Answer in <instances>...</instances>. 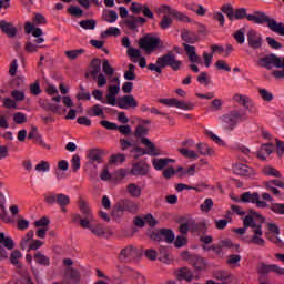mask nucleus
<instances>
[{
  "label": "nucleus",
  "instance_id": "nucleus-1",
  "mask_svg": "<svg viewBox=\"0 0 284 284\" xmlns=\"http://www.w3.org/2000/svg\"><path fill=\"white\" fill-rule=\"evenodd\" d=\"M263 223H265V217H263V215H261L258 212L251 210L243 220L244 227L235 229L234 233L243 236V234L247 232V227H252L253 235L251 237H244V242L253 243V245L264 247L265 241L263 240V237H261L263 236Z\"/></svg>",
  "mask_w": 284,
  "mask_h": 284
},
{
  "label": "nucleus",
  "instance_id": "nucleus-2",
  "mask_svg": "<svg viewBox=\"0 0 284 284\" xmlns=\"http://www.w3.org/2000/svg\"><path fill=\"white\" fill-rule=\"evenodd\" d=\"M80 212L81 214L72 215V223H79L84 230H90L94 236H104L105 229L101 223L94 220V214H92V210L84 202L80 203Z\"/></svg>",
  "mask_w": 284,
  "mask_h": 284
},
{
  "label": "nucleus",
  "instance_id": "nucleus-3",
  "mask_svg": "<svg viewBox=\"0 0 284 284\" xmlns=\"http://www.w3.org/2000/svg\"><path fill=\"white\" fill-rule=\"evenodd\" d=\"M182 65H183V62L181 60H176V54H174V52L172 51H168L165 54L156 59L155 64L150 63L148 65V70H150L151 72H156L158 74H161L163 72V69L171 68L173 72H179Z\"/></svg>",
  "mask_w": 284,
  "mask_h": 284
},
{
  "label": "nucleus",
  "instance_id": "nucleus-4",
  "mask_svg": "<svg viewBox=\"0 0 284 284\" xmlns=\"http://www.w3.org/2000/svg\"><path fill=\"white\" fill-rule=\"evenodd\" d=\"M222 123L224 128L232 132L241 121H245V111L243 110H232L229 113L222 115Z\"/></svg>",
  "mask_w": 284,
  "mask_h": 284
},
{
  "label": "nucleus",
  "instance_id": "nucleus-5",
  "mask_svg": "<svg viewBox=\"0 0 284 284\" xmlns=\"http://www.w3.org/2000/svg\"><path fill=\"white\" fill-rule=\"evenodd\" d=\"M257 65L260 68H265L266 70H272V65H274V68H282L284 70V57L278 58V55L275 53H270L263 58H260L257 60Z\"/></svg>",
  "mask_w": 284,
  "mask_h": 284
},
{
  "label": "nucleus",
  "instance_id": "nucleus-6",
  "mask_svg": "<svg viewBox=\"0 0 284 284\" xmlns=\"http://www.w3.org/2000/svg\"><path fill=\"white\" fill-rule=\"evenodd\" d=\"M139 47L141 50H145L148 54H150L158 48H161V38L146 34L140 39Z\"/></svg>",
  "mask_w": 284,
  "mask_h": 284
},
{
  "label": "nucleus",
  "instance_id": "nucleus-7",
  "mask_svg": "<svg viewBox=\"0 0 284 284\" xmlns=\"http://www.w3.org/2000/svg\"><path fill=\"white\" fill-rule=\"evenodd\" d=\"M139 248L128 245L122 248L118 255L120 263H132L135 258H139Z\"/></svg>",
  "mask_w": 284,
  "mask_h": 284
},
{
  "label": "nucleus",
  "instance_id": "nucleus-8",
  "mask_svg": "<svg viewBox=\"0 0 284 284\" xmlns=\"http://www.w3.org/2000/svg\"><path fill=\"white\" fill-rule=\"evenodd\" d=\"M44 201L49 203V205L57 203L60 207L70 205V196L63 193H47L44 194Z\"/></svg>",
  "mask_w": 284,
  "mask_h": 284
},
{
  "label": "nucleus",
  "instance_id": "nucleus-9",
  "mask_svg": "<svg viewBox=\"0 0 284 284\" xmlns=\"http://www.w3.org/2000/svg\"><path fill=\"white\" fill-rule=\"evenodd\" d=\"M246 41L251 50H261L263 48V36L254 29L247 31Z\"/></svg>",
  "mask_w": 284,
  "mask_h": 284
},
{
  "label": "nucleus",
  "instance_id": "nucleus-10",
  "mask_svg": "<svg viewBox=\"0 0 284 284\" xmlns=\"http://www.w3.org/2000/svg\"><path fill=\"white\" fill-rule=\"evenodd\" d=\"M241 203H253L256 207L265 209L267 207V202L261 201V195L256 192H244L241 194Z\"/></svg>",
  "mask_w": 284,
  "mask_h": 284
},
{
  "label": "nucleus",
  "instance_id": "nucleus-11",
  "mask_svg": "<svg viewBox=\"0 0 284 284\" xmlns=\"http://www.w3.org/2000/svg\"><path fill=\"white\" fill-rule=\"evenodd\" d=\"M141 143L145 145L148 149L146 151L143 150L141 146H135L133 149V152H136L138 154H148L149 156H159V151H156V145L150 141L148 138H142Z\"/></svg>",
  "mask_w": 284,
  "mask_h": 284
},
{
  "label": "nucleus",
  "instance_id": "nucleus-12",
  "mask_svg": "<svg viewBox=\"0 0 284 284\" xmlns=\"http://www.w3.org/2000/svg\"><path fill=\"white\" fill-rule=\"evenodd\" d=\"M151 239L153 241H166V243H173L175 235H174V231L170 230V229H160L154 231L151 234Z\"/></svg>",
  "mask_w": 284,
  "mask_h": 284
},
{
  "label": "nucleus",
  "instance_id": "nucleus-13",
  "mask_svg": "<svg viewBox=\"0 0 284 284\" xmlns=\"http://www.w3.org/2000/svg\"><path fill=\"white\" fill-rule=\"evenodd\" d=\"M158 12H162V14H169L170 17H174L178 21H182L183 23H190V18L182 12H179L176 9H172V7L168 4H163L158 9Z\"/></svg>",
  "mask_w": 284,
  "mask_h": 284
},
{
  "label": "nucleus",
  "instance_id": "nucleus-14",
  "mask_svg": "<svg viewBox=\"0 0 284 284\" xmlns=\"http://www.w3.org/2000/svg\"><path fill=\"white\" fill-rule=\"evenodd\" d=\"M160 103L169 108H179L180 110H194V104L179 101L176 98L160 99Z\"/></svg>",
  "mask_w": 284,
  "mask_h": 284
},
{
  "label": "nucleus",
  "instance_id": "nucleus-15",
  "mask_svg": "<svg viewBox=\"0 0 284 284\" xmlns=\"http://www.w3.org/2000/svg\"><path fill=\"white\" fill-rule=\"evenodd\" d=\"M115 105L120 108V110H130L134 108H139V102L134 99V95L126 94L118 99Z\"/></svg>",
  "mask_w": 284,
  "mask_h": 284
},
{
  "label": "nucleus",
  "instance_id": "nucleus-16",
  "mask_svg": "<svg viewBox=\"0 0 284 284\" xmlns=\"http://www.w3.org/2000/svg\"><path fill=\"white\" fill-rule=\"evenodd\" d=\"M186 261L192 265L197 272L205 270V260L199 255L190 254L189 252L184 253Z\"/></svg>",
  "mask_w": 284,
  "mask_h": 284
},
{
  "label": "nucleus",
  "instance_id": "nucleus-17",
  "mask_svg": "<svg viewBox=\"0 0 284 284\" xmlns=\"http://www.w3.org/2000/svg\"><path fill=\"white\" fill-rule=\"evenodd\" d=\"M121 92V83L109 85L106 93V102L102 101V103H106L108 105H116V95Z\"/></svg>",
  "mask_w": 284,
  "mask_h": 284
},
{
  "label": "nucleus",
  "instance_id": "nucleus-18",
  "mask_svg": "<svg viewBox=\"0 0 284 284\" xmlns=\"http://www.w3.org/2000/svg\"><path fill=\"white\" fill-rule=\"evenodd\" d=\"M146 22L148 20L145 18L135 16H129L124 21L126 28L133 32H136V30H139V26H144Z\"/></svg>",
  "mask_w": 284,
  "mask_h": 284
},
{
  "label": "nucleus",
  "instance_id": "nucleus-19",
  "mask_svg": "<svg viewBox=\"0 0 284 284\" xmlns=\"http://www.w3.org/2000/svg\"><path fill=\"white\" fill-rule=\"evenodd\" d=\"M178 281H186V283H192V281L195 278L194 272L190 270L189 267H181L176 273Z\"/></svg>",
  "mask_w": 284,
  "mask_h": 284
},
{
  "label": "nucleus",
  "instance_id": "nucleus-20",
  "mask_svg": "<svg viewBox=\"0 0 284 284\" xmlns=\"http://www.w3.org/2000/svg\"><path fill=\"white\" fill-rule=\"evenodd\" d=\"M183 48L191 63H201V57L196 54V47L183 43Z\"/></svg>",
  "mask_w": 284,
  "mask_h": 284
},
{
  "label": "nucleus",
  "instance_id": "nucleus-21",
  "mask_svg": "<svg viewBox=\"0 0 284 284\" xmlns=\"http://www.w3.org/2000/svg\"><path fill=\"white\" fill-rule=\"evenodd\" d=\"M149 170L150 168L148 164H145V162H136L132 166L131 174L133 176H145Z\"/></svg>",
  "mask_w": 284,
  "mask_h": 284
},
{
  "label": "nucleus",
  "instance_id": "nucleus-22",
  "mask_svg": "<svg viewBox=\"0 0 284 284\" xmlns=\"http://www.w3.org/2000/svg\"><path fill=\"white\" fill-rule=\"evenodd\" d=\"M0 30L10 39H14V37H17V29L12 23L6 22V20L0 21Z\"/></svg>",
  "mask_w": 284,
  "mask_h": 284
},
{
  "label": "nucleus",
  "instance_id": "nucleus-23",
  "mask_svg": "<svg viewBox=\"0 0 284 284\" xmlns=\"http://www.w3.org/2000/svg\"><path fill=\"white\" fill-rule=\"evenodd\" d=\"M272 152H274V146L268 143V144H262L260 151L255 152L254 154H256L260 161H266L267 156H270Z\"/></svg>",
  "mask_w": 284,
  "mask_h": 284
},
{
  "label": "nucleus",
  "instance_id": "nucleus-24",
  "mask_svg": "<svg viewBox=\"0 0 284 284\" xmlns=\"http://www.w3.org/2000/svg\"><path fill=\"white\" fill-rule=\"evenodd\" d=\"M153 163V168L158 171H161L165 168H168V165H170V163H175L174 159H169V158H154L152 160Z\"/></svg>",
  "mask_w": 284,
  "mask_h": 284
},
{
  "label": "nucleus",
  "instance_id": "nucleus-25",
  "mask_svg": "<svg viewBox=\"0 0 284 284\" xmlns=\"http://www.w3.org/2000/svg\"><path fill=\"white\" fill-rule=\"evenodd\" d=\"M139 210V205L134 203L133 201L125 200L118 206V212H131L134 213Z\"/></svg>",
  "mask_w": 284,
  "mask_h": 284
},
{
  "label": "nucleus",
  "instance_id": "nucleus-26",
  "mask_svg": "<svg viewBox=\"0 0 284 284\" xmlns=\"http://www.w3.org/2000/svg\"><path fill=\"white\" fill-rule=\"evenodd\" d=\"M182 40H184V43H196L199 41V36L194 31H190L187 29H183L181 33Z\"/></svg>",
  "mask_w": 284,
  "mask_h": 284
},
{
  "label": "nucleus",
  "instance_id": "nucleus-27",
  "mask_svg": "<svg viewBox=\"0 0 284 284\" xmlns=\"http://www.w3.org/2000/svg\"><path fill=\"white\" fill-rule=\"evenodd\" d=\"M214 278L216 281H222V283H215V284H230L232 283V274L227 271H217L214 273Z\"/></svg>",
  "mask_w": 284,
  "mask_h": 284
},
{
  "label": "nucleus",
  "instance_id": "nucleus-28",
  "mask_svg": "<svg viewBox=\"0 0 284 284\" xmlns=\"http://www.w3.org/2000/svg\"><path fill=\"white\" fill-rule=\"evenodd\" d=\"M190 227L193 234H205V232H207V226L204 224V222L191 220Z\"/></svg>",
  "mask_w": 284,
  "mask_h": 284
},
{
  "label": "nucleus",
  "instance_id": "nucleus-29",
  "mask_svg": "<svg viewBox=\"0 0 284 284\" xmlns=\"http://www.w3.org/2000/svg\"><path fill=\"white\" fill-rule=\"evenodd\" d=\"M90 74L93 79H97L101 74V59L94 58L90 63Z\"/></svg>",
  "mask_w": 284,
  "mask_h": 284
},
{
  "label": "nucleus",
  "instance_id": "nucleus-30",
  "mask_svg": "<svg viewBox=\"0 0 284 284\" xmlns=\"http://www.w3.org/2000/svg\"><path fill=\"white\" fill-rule=\"evenodd\" d=\"M267 28L272 30V32H276V34H280L281 37H284V26L281 22H277L274 19H271L268 21Z\"/></svg>",
  "mask_w": 284,
  "mask_h": 284
},
{
  "label": "nucleus",
  "instance_id": "nucleus-31",
  "mask_svg": "<svg viewBox=\"0 0 284 284\" xmlns=\"http://www.w3.org/2000/svg\"><path fill=\"white\" fill-rule=\"evenodd\" d=\"M0 245L4 250H14V240L12 237H6V233H0Z\"/></svg>",
  "mask_w": 284,
  "mask_h": 284
},
{
  "label": "nucleus",
  "instance_id": "nucleus-32",
  "mask_svg": "<svg viewBox=\"0 0 284 284\" xmlns=\"http://www.w3.org/2000/svg\"><path fill=\"white\" fill-rule=\"evenodd\" d=\"M33 258L36 263H38V265H42L43 267H50V257L45 256L43 253L37 252Z\"/></svg>",
  "mask_w": 284,
  "mask_h": 284
},
{
  "label": "nucleus",
  "instance_id": "nucleus-33",
  "mask_svg": "<svg viewBox=\"0 0 284 284\" xmlns=\"http://www.w3.org/2000/svg\"><path fill=\"white\" fill-rule=\"evenodd\" d=\"M102 18L106 23H116V19H119V13L114 10L103 11Z\"/></svg>",
  "mask_w": 284,
  "mask_h": 284
},
{
  "label": "nucleus",
  "instance_id": "nucleus-34",
  "mask_svg": "<svg viewBox=\"0 0 284 284\" xmlns=\"http://www.w3.org/2000/svg\"><path fill=\"white\" fill-rule=\"evenodd\" d=\"M89 159H90V161H93L94 163H101V161L103 159V151H101L99 149H92L89 152Z\"/></svg>",
  "mask_w": 284,
  "mask_h": 284
},
{
  "label": "nucleus",
  "instance_id": "nucleus-35",
  "mask_svg": "<svg viewBox=\"0 0 284 284\" xmlns=\"http://www.w3.org/2000/svg\"><path fill=\"white\" fill-rule=\"evenodd\" d=\"M32 239H34V231H29L20 242L21 250H28L30 247L29 243L32 241Z\"/></svg>",
  "mask_w": 284,
  "mask_h": 284
},
{
  "label": "nucleus",
  "instance_id": "nucleus-36",
  "mask_svg": "<svg viewBox=\"0 0 284 284\" xmlns=\"http://www.w3.org/2000/svg\"><path fill=\"white\" fill-rule=\"evenodd\" d=\"M196 148L197 152H200L202 156H212V154H214V150L210 148L207 144L199 143Z\"/></svg>",
  "mask_w": 284,
  "mask_h": 284
},
{
  "label": "nucleus",
  "instance_id": "nucleus-37",
  "mask_svg": "<svg viewBox=\"0 0 284 284\" xmlns=\"http://www.w3.org/2000/svg\"><path fill=\"white\" fill-rule=\"evenodd\" d=\"M235 174H240V176H247L250 172H252V169L245 164H236L234 168Z\"/></svg>",
  "mask_w": 284,
  "mask_h": 284
},
{
  "label": "nucleus",
  "instance_id": "nucleus-38",
  "mask_svg": "<svg viewBox=\"0 0 284 284\" xmlns=\"http://www.w3.org/2000/svg\"><path fill=\"white\" fill-rule=\"evenodd\" d=\"M173 21L174 20L172 19V17H170V14H165L162 17V20L160 21L159 26L161 30H169V28H172Z\"/></svg>",
  "mask_w": 284,
  "mask_h": 284
},
{
  "label": "nucleus",
  "instance_id": "nucleus-39",
  "mask_svg": "<svg viewBox=\"0 0 284 284\" xmlns=\"http://www.w3.org/2000/svg\"><path fill=\"white\" fill-rule=\"evenodd\" d=\"M191 225H192V220H186V221H185V219H182V220H181L180 227H179L181 234L185 235V234H187L189 232H192Z\"/></svg>",
  "mask_w": 284,
  "mask_h": 284
},
{
  "label": "nucleus",
  "instance_id": "nucleus-40",
  "mask_svg": "<svg viewBox=\"0 0 284 284\" xmlns=\"http://www.w3.org/2000/svg\"><path fill=\"white\" fill-rule=\"evenodd\" d=\"M126 191L131 196H134L135 199H139L141 196V186L136 185L135 183H130L126 186Z\"/></svg>",
  "mask_w": 284,
  "mask_h": 284
},
{
  "label": "nucleus",
  "instance_id": "nucleus-41",
  "mask_svg": "<svg viewBox=\"0 0 284 284\" xmlns=\"http://www.w3.org/2000/svg\"><path fill=\"white\" fill-rule=\"evenodd\" d=\"M271 21H272V19L270 17H267V14H265L263 12L255 13V23H257L258 26H263V23H267V26H268Z\"/></svg>",
  "mask_w": 284,
  "mask_h": 284
},
{
  "label": "nucleus",
  "instance_id": "nucleus-42",
  "mask_svg": "<svg viewBox=\"0 0 284 284\" xmlns=\"http://www.w3.org/2000/svg\"><path fill=\"white\" fill-rule=\"evenodd\" d=\"M79 26L83 28V30H95L97 28V20L89 19V20H82L79 22Z\"/></svg>",
  "mask_w": 284,
  "mask_h": 284
},
{
  "label": "nucleus",
  "instance_id": "nucleus-43",
  "mask_svg": "<svg viewBox=\"0 0 284 284\" xmlns=\"http://www.w3.org/2000/svg\"><path fill=\"white\" fill-rule=\"evenodd\" d=\"M271 272H273V264L260 263L257 267V274H262V276H265L267 274H271Z\"/></svg>",
  "mask_w": 284,
  "mask_h": 284
},
{
  "label": "nucleus",
  "instance_id": "nucleus-44",
  "mask_svg": "<svg viewBox=\"0 0 284 284\" xmlns=\"http://www.w3.org/2000/svg\"><path fill=\"white\" fill-rule=\"evenodd\" d=\"M121 34V29L116 27H109L105 31L101 33L102 38L105 37H119Z\"/></svg>",
  "mask_w": 284,
  "mask_h": 284
},
{
  "label": "nucleus",
  "instance_id": "nucleus-45",
  "mask_svg": "<svg viewBox=\"0 0 284 284\" xmlns=\"http://www.w3.org/2000/svg\"><path fill=\"white\" fill-rule=\"evenodd\" d=\"M233 39H235L236 43L243 45L245 43V29H240L233 33Z\"/></svg>",
  "mask_w": 284,
  "mask_h": 284
},
{
  "label": "nucleus",
  "instance_id": "nucleus-46",
  "mask_svg": "<svg viewBox=\"0 0 284 284\" xmlns=\"http://www.w3.org/2000/svg\"><path fill=\"white\" fill-rule=\"evenodd\" d=\"M22 254L19 250H14L11 252L10 263L16 267H21V263H19V258H21Z\"/></svg>",
  "mask_w": 284,
  "mask_h": 284
},
{
  "label": "nucleus",
  "instance_id": "nucleus-47",
  "mask_svg": "<svg viewBox=\"0 0 284 284\" xmlns=\"http://www.w3.org/2000/svg\"><path fill=\"white\" fill-rule=\"evenodd\" d=\"M221 11L223 14H226L229 17L230 21H234V8L232 4H224L221 7Z\"/></svg>",
  "mask_w": 284,
  "mask_h": 284
},
{
  "label": "nucleus",
  "instance_id": "nucleus-48",
  "mask_svg": "<svg viewBox=\"0 0 284 284\" xmlns=\"http://www.w3.org/2000/svg\"><path fill=\"white\" fill-rule=\"evenodd\" d=\"M263 172L265 176H275V179H281V176H283L278 170L272 166H265Z\"/></svg>",
  "mask_w": 284,
  "mask_h": 284
},
{
  "label": "nucleus",
  "instance_id": "nucleus-49",
  "mask_svg": "<svg viewBox=\"0 0 284 284\" xmlns=\"http://www.w3.org/2000/svg\"><path fill=\"white\" fill-rule=\"evenodd\" d=\"M89 116H103V109L101 104H94L89 111Z\"/></svg>",
  "mask_w": 284,
  "mask_h": 284
},
{
  "label": "nucleus",
  "instance_id": "nucleus-50",
  "mask_svg": "<svg viewBox=\"0 0 284 284\" xmlns=\"http://www.w3.org/2000/svg\"><path fill=\"white\" fill-rule=\"evenodd\" d=\"M179 152L182 154V156H185V159H199V153L186 148L179 149Z\"/></svg>",
  "mask_w": 284,
  "mask_h": 284
},
{
  "label": "nucleus",
  "instance_id": "nucleus-51",
  "mask_svg": "<svg viewBox=\"0 0 284 284\" xmlns=\"http://www.w3.org/2000/svg\"><path fill=\"white\" fill-rule=\"evenodd\" d=\"M102 71L104 72V74H106V77H112L114 74V68L110 65V61L108 60H103Z\"/></svg>",
  "mask_w": 284,
  "mask_h": 284
},
{
  "label": "nucleus",
  "instance_id": "nucleus-52",
  "mask_svg": "<svg viewBox=\"0 0 284 284\" xmlns=\"http://www.w3.org/2000/svg\"><path fill=\"white\" fill-rule=\"evenodd\" d=\"M83 52H85V50L78 49V50L65 51V54H67L68 59H71L72 61H74V59H78L79 57H81V54H83Z\"/></svg>",
  "mask_w": 284,
  "mask_h": 284
},
{
  "label": "nucleus",
  "instance_id": "nucleus-53",
  "mask_svg": "<svg viewBox=\"0 0 284 284\" xmlns=\"http://www.w3.org/2000/svg\"><path fill=\"white\" fill-rule=\"evenodd\" d=\"M13 121L14 123H18V125H21V123L28 122V116L26 113L17 112L13 114Z\"/></svg>",
  "mask_w": 284,
  "mask_h": 284
},
{
  "label": "nucleus",
  "instance_id": "nucleus-54",
  "mask_svg": "<svg viewBox=\"0 0 284 284\" xmlns=\"http://www.w3.org/2000/svg\"><path fill=\"white\" fill-rule=\"evenodd\" d=\"M71 168H72L73 172H77V171L80 170V168H81V158L79 156V154H74L72 156Z\"/></svg>",
  "mask_w": 284,
  "mask_h": 284
},
{
  "label": "nucleus",
  "instance_id": "nucleus-55",
  "mask_svg": "<svg viewBox=\"0 0 284 284\" xmlns=\"http://www.w3.org/2000/svg\"><path fill=\"white\" fill-rule=\"evenodd\" d=\"M146 135H148V129H145V126L141 124L138 125L134 132V136L136 139H143V136H146Z\"/></svg>",
  "mask_w": 284,
  "mask_h": 284
},
{
  "label": "nucleus",
  "instance_id": "nucleus-56",
  "mask_svg": "<svg viewBox=\"0 0 284 284\" xmlns=\"http://www.w3.org/2000/svg\"><path fill=\"white\" fill-rule=\"evenodd\" d=\"M215 68L217 70H224V72H232V68L224 60H217L215 62Z\"/></svg>",
  "mask_w": 284,
  "mask_h": 284
},
{
  "label": "nucleus",
  "instance_id": "nucleus-57",
  "mask_svg": "<svg viewBox=\"0 0 284 284\" xmlns=\"http://www.w3.org/2000/svg\"><path fill=\"white\" fill-rule=\"evenodd\" d=\"M266 42L270 45V48H272L273 50H281V48H283V44H281L278 41H276L272 37H267Z\"/></svg>",
  "mask_w": 284,
  "mask_h": 284
},
{
  "label": "nucleus",
  "instance_id": "nucleus-58",
  "mask_svg": "<svg viewBox=\"0 0 284 284\" xmlns=\"http://www.w3.org/2000/svg\"><path fill=\"white\" fill-rule=\"evenodd\" d=\"M270 210H272L274 214H284V203H273L271 204Z\"/></svg>",
  "mask_w": 284,
  "mask_h": 284
},
{
  "label": "nucleus",
  "instance_id": "nucleus-59",
  "mask_svg": "<svg viewBox=\"0 0 284 284\" xmlns=\"http://www.w3.org/2000/svg\"><path fill=\"white\" fill-rule=\"evenodd\" d=\"M233 100L236 101V103H240V105H243L244 108L248 109L250 106L247 105V98L242 94H235L233 97Z\"/></svg>",
  "mask_w": 284,
  "mask_h": 284
},
{
  "label": "nucleus",
  "instance_id": "nucleus-60",
  "mask_svg": "<svg viewBox=\"0 0 284 284\" xmlns=\"http://www.w3.org/2000/svg\"><path fill=\"white\" fill-rule=\"evenodd\" d=\"M258 93L263 101H272L274 99V94H272V92L267 91L266 89H260Z\"/></svg>",
  "mask_w": 284,
  "mask_h": 284
},
{
  "label": "nucleus",
  "instance_id": "nucleus-61",
  "mask_svg": "<svg viewBox=\"0 0 284 284\" xmlns=\"http://www.w3.org/2000/svg\"><path fill=\"white\" fill-rule=\"evenodd\" d=\"M37 172H50V163L45 161H41L39 164L36 165Z\"/></svg>",
  "mask_w": 284,
  "mask_h": 284
},
{
  "label": "nucleus",
  "instance_id": "nucleus-62",
  "mask_svg": "<svg viewBox=\"0 0 284 284\" xmlns=\"http://www.w3.org/2000/svg\"><path fill=\"white\" fill-rule=\"evenodd\" d=\"M125 155L123 153L113 154L110 156V163H123Z\"/></svg>",
  "mask_w": 284,
  "mask_h": 284
},
{
  "label": "nucleus",
  "instance_id": "nucleus-63",
  "mask_svg": "<svg viewBox=\"0 0 284 284\" xmlns=\"http://www.w3.org/2000/svg\"><path fill=\"white\" fill-rule=\"evenodd\" d=\"M68 12L71 13L72 17H83V10L77 6H71Z\"/></svg>",
  "mask_w": 284,
  "mask_h": 284
},
{
  "label": "nucleus",
  "instance_id": "nucleus-64",
  "mask_svg": "<svg viewBox=\"0 0 284 284\" xmlns=\"http://www.w3.org/2000/svg\"><path fill=\"white\" fill-rule=\"evenodd\" d=\"M67 276L71 278V281H74L75 283H79V271L74 268H68Z\"/></svg>",
  "mask_w": 284,
  "mask_h": 284
}]
</instances>
